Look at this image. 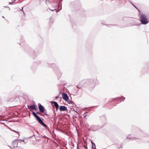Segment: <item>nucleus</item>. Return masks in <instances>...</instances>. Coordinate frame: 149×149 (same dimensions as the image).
<instances>
[{"label": "nucleus", "instance_id": "nucleus-1", "mask_svg": "<svg viewBox=\"0 0 149 149\" xmlns=\"http://www.w3.org/2000/svg\"><path fill=\"white\" fill-rule=\"evenodd\" d=\"M140 19L141 23L143 24H146L149 22L148 21V19L147 18L146 16L144 14H142L141 15Z\"/></svg>", "mask_w": 149, "mask_h": 149}, {"label": "nucleus", "instance_id": "nucleus-2", "mask_svg": "<svg viewBox=\"0 0 149 149\" xmlns=\"http://www.w3.org/2000/svg\"><path fill=\"white\" fill-rule=\"evenodd\" d=\"M32 114L33 115L35 116L37 120L38 121V122L42 125L46 127V125L43 123L41 119L33 111Z\"/></svg>", "mask_w": 149, "mask_h": 149}, {"label": "nucleus", "instance_id": "nucleus-3", "mask_svg": "<svg viewBox=\"0 0 149 149\" xmlns=\"http://www.w3.org/2000/svg\"><path fill=\"white\" fill-rule=\"evenodd\" d=\"M18 140H15L12 143L11 145V148H14L17 146L18 144Z\"/></svg>", "mask_w": 149, "mask_h": 149}, {"label": "nucleus", "instance_id": "nucleus-4", "mask_svg": "<svg viewBox=\"0 0 149 149\" xmlns=\"http://www.w3.org/2000/svg\"><path fill=\"white\" fill-rule=\"evenodd\" d=\"M62 97L63 100L67 101L68 99V97L67 94L66 93H63L62 95Z\"/></svg>", "mask_w": 149, "mask_h": 149}, {"label": "nucleus", "instance_id": "nucleus-5", "mask_svg": "<svg viewBox=\"0 0 149 149\" xmlns=\"http://www.w3.org/2000/svg\"><path fill=\"white\" fill-rule=\"evenodd\" d=\"M59 110L61 111H67V107L65 106H60L59 107Z\"/></svg>", "mask_w": 149, "mask_h": 149}, {"label": "nucleus", "instance_id": "nucleus-6", "mask_svg": "<svg viewBox=\"0 0 149 149\" xmlns=\"http://www.w3.org/2000/svg\"><path fill=\"white\" fill-rule=\"evenodd\" d=\"M39 109L40 112L42 113H44V108L40 104L38 107Z\"/></svg>", "mask_w": 149, "mask_h": 149}, {"label": "nucleus", "instance_id": "nucleus-7", "mask_svg": "<svg viewBox=\"0 0 149 149\" xmlns=\"http://www.w3.org/2000/svg\"><path fill=\"white\" fill-rule=\"evenodd\" d=\"M51 103L52 104H54V106H55V107H56V110H57L58 108V107H59L58 105V104L57 102H56L52 101L51 102Z\"/></svg>", "mask_w": 149, "mask_h": 149}, {"label": "nucleus", "instance_id": "nucleus-8", "mask_svg": "<svg viewBox=\"0 0 149 149\" xmlns=\"http://www.w3.org/2000/svg\"><path fill=\"white\" fill-rule=\"evenodd\" d=\"M27 107L29 109H31L33 110H35L36 109V107L35 105L28 106Z\"/></svg>", "mask_w": 149, "mask_h": 149}, {"label": "nucleus", "instance_id": "nucleus-9", "mask_svg": "<svg viewBox=\"0 0 149 149\" xmlns=\"http://www.w3.org/2000/svg\"><path fill=\"white\" fill-rule=\"evenodd\" d=\"M12 131H13L17 133V134H18V135H19V136H20V134H19V133L20 132L19 131H15L14 130H12Z\"/></svg>", "mask_w": 149, "mask_h": 149}, {"label": "nucleus", "instance_id": "nucleus-10", "mask_svg": "<svg viewBox=\"0 0 149 149\" xmlns=\"http://www.w3.org/2000/svg\"><path fill=\"white\" fill-rule=\"evenodd\" d=\"M91 142L92 143L93 146V145H95V144L94 143H93L92 141H91Z\"/></svg>", "mask_w": 149, "mask_h": 149}, {"label": "nucleus", "instance_id": "nucleus-11", "mask_svg": "<svg viewBox=\"0 0 149 149\" xmlns=\"http://www.w3.org/2000/svg\"><path fill=\"white\" fill-rule=\"evenodd\" d=\"M20 141H23V142H24V140H19Z\"/></svg>", "mask_w": 149, "mask_h": 149}, {"label": "nucleus", "instance_id": "nucleus-12", "mask_svg": "<svg viewBox=\"0 0 149 149\" xmlns=\"http://www.w3.org/2000/svg\"><path fill=\"white\" fill-rule=\"evenodd\" d=\"M58 96H57V97H56V99H57V98H58Z\"/></svg>", "mask_w": 149, "mask_h": 149}, {"label": "nucleus", "instance_id": "nucleus-13", "mask_svg": "<svg viewBox=\"0 0 149 149\" xmlns=\"http://www.w3.org/2000/svg\"><path fill=\"white\" fill-rule=\"evenodd\" d=\"M23 8H22V9H21V10H23Z\"/></svg>", "mask_w": 149, "mask_h": 149}, {"label": "nucleus", "instance_id": "nucleus-14", "mask_svg": "<svg viewBox=\"0 0 149 149\" xmlns=\"http://www.w3.org/2000/svg\"><path fill=\"white\" fill-rule=\"evenodd\" d=\"M2 17H3V18H4V17H3V16H2Z\"/></svg>", "mask_w": 149, "mask_h": 149}]
</instances>
